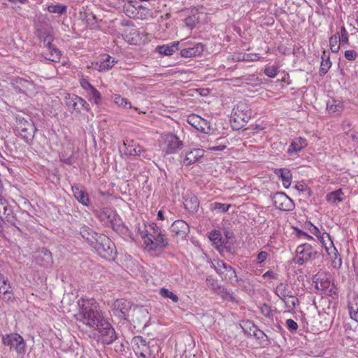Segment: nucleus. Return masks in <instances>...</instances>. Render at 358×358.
Segmentation results:
<instances>
[{"label": "nucleus", "instance_id": "obj_17", "mask_svg": "<svg viewBox=\"0 0 358 358\" xmlns=\"http://www.w3.org/2000/svg\"><path fill=\"white\" fill-rule=\"evenodd\" d=\"M170 231L174 236L183 238L188 234L189 227L185 221L178 220L171 224Z\"/></svg>", "mask_w": 358, "mask_h": 358}, {"label": "nucleus", "instance_id": "obj_10", "mask_svg": "<svg viewBox=\"0 0 358 358\" xmlns=\"http://www.w3.org/2000/svg\"><path fill=\"white\" fill-rule=\"evenodd\" d=\"M94 213L99 221L106 227H113L120 218L119 215L111 208L104 207L96 210Z\"/></svg>", "mask_w": 358, "mask_h": 358}, {"label": "nucleus", "instance_id": "obj_24", "mask_svg": "<svg viewBox=\"0 0 358 358\" xmlns=\"http://www.w3.org/2000/svg\"><path fill=\"white\" fill-rule=\"evenodd\" d=\"M80 234L91 246H93L96 240H98V236L101 234L95 232L93 229L87 226H83L80 228Z\"/></svg>", "mask_w": 358, "mask_h": 358}, {"label": "nucleus", "instance_id": "obj_31", "mask_svg": "<svg viewBox=\"0 0 358 358\" xmlns=\"http://www.w3.org/2000/svg\"><path fill=\"white\" fill-rule=\"evenodd\" d=\"M124 146L125 147L124 154L130 156H141V154L145 153V150L143 149L139 145H130L127 143L124 142Z\"/></svg>", "mask_w": 358, "mask_h": 358}, {"label": "nucleus", "instance_id": "obj_14", "mask_svg": "<svg viewBox=\"0 0 358 358\" xmlns=\"http://www.w3.org/2000/svg\"><path fill=\"white\" fill-rule=\"evenodd\" d=\"M187 122L198 131L206 134H208L211 130L210 122L195 114L188 116Z\"/></svg>", "mask_w": 358, "mask_h": 358}, {"label": "nucleus", "instance_id": "obj_7", "mask_svg": "<svg viewBox=\"0 0 358 358\" xmlns=\"http://www.w3.org/2000/svg\"><path fill=\"white\" fill-rule=\"evenodd\" d=\"M0 220L5 223V225L13 226L19 229L17 226L18 220L14 213L12 206L0 194Z\"/></svg>", "mask_w": 358, "mask_h": 358}, {"label": "nucleus", "instance_id": "obj_51", "mask_svg": "<svg viewBox=\"0 0 358 358\" xmlns=\"http://www.w3.org/2000/svg\"><path fill=\"white\" fill-rule=\"evenodd\" d=\"M331 60H322L319 73L320 76H324L331 66Z\"/></svg>", "mask_w": 358, "mask_h": 358}, {"label": "nucleus", "instance_id": "obj_37", "mask_svg": "<svg viewBox=\"0 0 358 358\" xmlns=\"http://www.w3.org/2000/svg\"><path fill=\"white\" fill-rule=\"evenodd\" d=\"M275 293L282 301H285L287 296H291L292 294V292L287 290V285L283 282L276 287Z\"/></svg>", "mask_w": 358, "mask_h": 358}, {"label": "nucleus", "instance_id": "obj_63", "mask_svg": "<svg viewBox=\"0 0 358 358\" xmlns=\"http://www.w3.org/2000/svg\"><path fill=\"white\" fill-rule=\"evenodd\" d=\"M268 257V253L265 251H261L258 253L257 260L258 264H261L264 262Z\"/></svg>", "mask_w": 358, "mask_h": 358}, {"label": "nucleus", "instance_id": "obj_52", "mask_svg": "<svg viewBox=\"0 0 358 358\" xmlns=\"http://www.w3.org/2000/svg\"><path fill=\"white\" fill-rule=\"evenodd\" d=\"M304 227L317 237L321 234L319 229L316 226L313 225L310 221L305 222Z\"/></svg>", "mask_w": 358, "mask_h": 358}, {"label": "nucleus", "instance_id": "obj_57", "mask_svg": "<svg viewBox=\"0 0 358 358\" xmlns=\"http://www.w3.org/2000/svg\"><path fill=\"white\" fill-rule=\"evenodd\" d=\"M278 73V67L275 66H268L264 69V73L269 78H273Z\"/></svg>", "mask_w": 358, "mask_h": 358}, {"label": "nucleus", "instance_id": "obj_8", "mask_svg": "<svg viewBox=\"0 0 358 358\" xmlns=\"http://www.w3.org/2000/svg\"><path fill=\"white\" fill-rule=\"evenodd\" d=\"M65 103L71 113L80 114L82 110L90 111V105L80 96L76 94H68L65 98Z\"/></svg>", "mask_w": 358, "mask_h": 358}, {"label": "nucleus", "instance_id": "obj_20", "mask_svg": "<svg viewBox=\"0 0 358 358\" xmlns=\"http://www.w3.org/2000/svg\"><path fill=\"white\" fill-rule=\"evenodd\" d=\"M204 51V45L201 43H196L189 48L182 49L180 55L182 57L189 58L200 56Z\"/></svg>", "mask_w": 358, "mask_h": 358}, {"label": "nucleus", "instance_id": "obj_38", "mask_svg": "<svg viewBox=\"0 0 358 358\" xmlns=\"http://www.w3.org/2000/svg\"><path fill=\"white\" fill-rule=\"evenodd\" d=\"M112 229L118 234L124 236H131V231L128 227L124 224L121 218H120L117 222L115 223V225L112 227Z\"/></svg>", "mask_w": 358, "mask_h": 358}, {"label": "nucleus", "instance_id": "obj_43", "mask_svg": "<svg viewBox=\"0 0 358 358\" xmlns=\"http://www.w3.org/2000/svg\"><path fill=\"white\" fill-rule=\"evenodd\" d=\"M159 294L165 299H171L172 301L174 303H178L179 301V298L176 294H175L173 292L169 291L168 289L165 287H162L160 289Z\"/></svg>", "mask_w": 358, "mask_h": 358}, {"label": "nucleus", "instance_id": "obj_45", "mask_svg": "<svg viewBox=\"0 0 358 358\" xmlns=\"http://www.w3.org/2000/svg\"><path fill=\"white\" fill-rule=\"evenodd\" d=\"M282 301L289 310H294L296 308V306L299 303V299L292 294H291V296H287V298Z\"/></svg>", "mask_w": 358, "mask_h": 358}, {"label": "nucleus", "instance_id": "obj_58", "mask_svg": "<svg viewBox=\"0 0 358 358\" xmlns=\"http://www.w3.org/2000/svg\"><path fill=\"white\" fill-rule=\"evenodd\" d=\"M344 56L345 59L349 61H355L357 59L358 55L356 51L353 50H349L345 52Z\"/></svg>", "mask_w": 358, "mask_h": 358}, {"label": "nucleus", "instance_id": "obj_6", "mask_svg": "<svg viewBox=\"0 0 358 358\" xmlns=\"http://www.w3.org/2000/svg\"><path fill=\"white\" fill-rule=\"evenodd\" d=\"M15 128L20 137L27 143L33 142L36 128L32 121L26 120L23 117H16Z\"/></svg>", "mask_w": 358, "mask_h": 358}, {"label": "nucleus", "instance_id": "obj_48", "mask_svg": "<svg viewBox=\"0 0 358 358\" xmlns=\"http://www.w3.org/2000/svg\"><path fill=\"white\" fill-rule=\"evenodd\" d=\"M213 265L215 270L220 275H222L224 274V271L223 270L226 269V267L228 266L227 263L222 260L215 261Z\"/></svg>", "mask_w": 358, "mask_h": 358}, {"label": "nucleus", "instance_id": "obj_5", "mask_svg": "<svg viewBox=\"0 0 358 358\" xmlns=\"http://www.w3.org/2000/svg\"><path fill=\"white\" fill-rule=\"evenodd\" d=\"M96 243L93 245L98 255L107 260H114L116 258L117 251L114 243L106 235L100 234Z\"/></svg>", "mask_w": 358, "mask_h": 358}, {"label": "nucleus", "instance_id": "obj_21", "mask_svg": "<svg viewBox=\"0 0 358 358\" xmlns=\"http://www.w3.org/2000/svg\"><path fill=\"white\" fill-rule=\"evenodd\" d=\"M71 189L74 197L80 203L85 206L90 205L89 196L83 187L74 185L71 187Z\"/></svg>", "mask_w": 358, "mask_h": 358}, {"label": "nucleus", "instance_id": "obj_28", "mask_svg": "<svg viewBox=\"0 0 358 358\" xmlns=\"http://www.w3.org/2000/svg\"><path fill=\"white\" fill-rule=\"evenodd\" d=\"M306 146L307 141L305 138L302 137L296 138L292 141L287 150V153L289 155L296 154Z\"/></svg>", "mask_w": 358, "mask_h": 358}, {"label": "nucleus", "instance_id": "obj_11", "mask_svg": "<svg viewBox=\"0 0 358 358\" xmlns=\"http://www.w3.org/2000/svg\"><path fill=\"white\" fill-rule=\"evenodd\" d=\"M82 88L86 93V97L89 101L96 105L101 103L102 96L101 93L89 82L88 79L82 78L79 80Z\"/></svg>", "mask_w": 358, "mask_h": 358}, {"label": "nucleus", "instance_id": "obj_49", "mask_svg": "<svg viewBox=\"0 0 358 358\" xmlns=\"http://www.w3.org/2000/svg\"><path fill=\"white\" fill-rule=\"evenodd\" d=\"M144 243L146 247L149 248L150 250H156L157 249V245L155 244V239L151 234H147L144 237Z\"/></svg>", "mask_w": 358, "mask_h": 358}, {"label": "nucleus", "instance_id": "obj_22", "mask_svg": "<svg viewBox=\"0 0 358 358\" xmlns=\"http://www.w3.org/2000/svg\"><path fill=\"white\" fill-rule=\"evenodd\" d=\"M317 238L322 243V246L325 248L326 252L329 255H330L331 252H334L336 256L335 258H336L337 256H339L336 248L334 246L333 242L329 234L326 232L320 234L317 236Z\"/></svg>", "mask_w": 358, "mask_h": 358}, {"label": "nucleus", "instance_id": "obj_64", "mask_svg": "<svg viewBox=\"0 0 358 358\" xmlns=\"http://www.w3.org/2000/svg\"><path fill=\"white\" fill-rule=\"evenodd\" d=\"M276 275L277 274L275 273L273 271L268 270L263 274L262 277L264 278L274 279L276 278Z\"/></svg>", "mask_w": 358, "mask_h": 358}, {"label": "nucleus", "instance_id": "obj_26", "mask_svg": "<svg viewBox=\"0 0 358 358\" xmlns=\"http://www.w3.org/2000/svg\"><path fill=\"white\" fill-rule=\"evenodd\" d=\"M203 150L194 149L185 154V157L182 160V164L185 166H189L203 156Z\"/></svg>", "mask_w": 358, "mask_h": 358}, {"label": "nucleus", "instance_id": "obj_34", "mask_svg": "<svg viewBox=\"0 0 358 358\" xmlns=\"http://www.w3.org/2000/svg\"><path fill=\"white\" fill-rule=\"evenodd\" d=\"M216 294L219 295L222 299L234 301H235V297L234 296V292L231 291L227 290L224 286L220 285L216 292H215Z\"/></svg>", "mask_w": 358, "mask_h": 358}, {"label": "nucleus", "instance_id": "obj_35", "mask_svg": "<svg viewBox=\"0 0 358 358\" xmlns=\"http://www.w3.org/2000/svg\"><path fill=\"white\" fill-rule=\"evenodd\" d=\"M209 238L212 241L213 245L215 248L218 250V248L221 246L222 243L224 241L220 231L213 230L209 234Z\"/></svg>", "mask_w": 358, "mask_h": 358}, {"label": "nucleus", "instance_id": "obj_61", "mask_svg": "<svg viewBox=\"0 0 358 358\" xmlns=\"http://www.w3.org/2000/svg\"><path fill=\"white\" fill-rule=\"evenodd\" d=\"M261 313L265 316V317H270L271 316V308L270 307V306H268V304L266 303H264L262 306H261Z\"/></svg>", "mask_w": 358, "mask_h": 358}, {"label": "nucleus", "instance_id": "obj_39", "mask_svg": "<svg viewBox=\"0 0 358 358\" xmlns=\"http://www.w3.org/2000/svg\"><path fill=\"white\" fill-rule=\"evenodd\" d=\"M47 10L50 13H57L59 15L66 14L67 12V6L60 3L50 4L48 6Z\"/></svg>", "mask_w": 358, "mask_h": 358}, {"label": "nucleus", "instance_id": "obj_59", "mask_svg": "<svg viewBox=\"0 0 358 358\" xmlns=\"http://www.w3.org/2000/svg\"><path fill=\"white\" fill-rule=\"evenodd\" d=\"M331 284V281L329 279H326L325 280H322L320 282V285L318 282H316L315 288L317 289H327Z\"/></svg>", "mask_w": 358, "mask_h": 358}, {"label": "nucleus", "instance_id": "obj_36", "mask_svg": "<svg viewBox=\"0 0 358 358\" xmlns=\"http://www.w3.org/2000/svg\"><path fill=\"white\" fill-rule=\"evenodd\" d=\"M223 255L227 253L229 255H234L236 253V249L234 245L230 242V241H224L221 246L217 250Z\"/></svg>", "mask_w": 358, "mask_h": 358}, {"label": "nucleus", "instance_id": "obj_33", "mask_svg": "<svg viewBox=\"0 0 358 358\" xmlns=\"http://www.w3.org/2000/svg\"><path fill=\"white\" fill-rule=\"evenodd\" d=\"M343 192L341 189L331 192L327 194V201L332 204H337L343 201Z\"/></svg>", "mask_w": 358, "mask_h": 358}, {"label": "nucleus", "instance_id": "obj_25", "mask_svg": "<svg viewBox=\"0 0 358 358\" xmlns=\"http://www.w3.org/2000/svg\"><path fill=\"white\" fill-rule=\"evenodd\" d=\"M36 36L43 41L48 48H52V37L42 24L36 25Z\"/></svg>", "mask_w": 358, "mask_h": 358}, {"label": "nucleus", "instance_id": "obj_41", "mask_svg": "<svg viewBox=\"0 0 358 358\" xmlns=\"http://www.w3.org/2000/svg\"><path fill=\"white\" fill-rule=\"evenodd\" d=\"M341 44V43H339V33H337L329 38V46L332 52H338L340 50Z\"/></svg>", "mask_w": 358, "mask_h": 358}, {"label": "nucleus", "instance_id": "obj_55", "mask_svg": "<svg viewBox=\"0 0 358 358\" xmlns=\"http://www.w3.org/2000/svg\"><path fill=\"white\" fill-rule=\"evenodd\" d=\"M339 43L343 45L349 43L348 34L345 27L341 28V36L339 35Z\"/></svg>", "mask_w": 358, "mask_h": 358}, {"label": "nucleus", "instance_id": "obj_47", "mask_svg": "<svg viewBox=\"0 0 358 358\" xmlns=\"http://www.w3.org/2000/svg\"><path fill=\"white\" fill-rule=\"evenodd\" d=\"M199 16L198 15H192L188 16L187 17L184 19V22L185 25L189 29H192L194 28L199 22Z\"/></svg>", "mask_w": 358, "mask_h": 358}, {"label": "nucleus", "instance_id": "obj_44", "mask_svg": "<svg viewBox=\"0 0 358 358\" xmlns=\"http://www.w3.org/2000/svg\"><path fill=\"white\" fill-rule=\"evenodd\" d=\"M241 328L245 334L249 335H252V334L253 335L254 332L257 331V326L251 321H246L243 322V325H241Z\"/></svg>", "mask_w": 358, "mask_h": 358}, {"label": "nucleus", "instance_id": "obj_27", "mask_svg": "<svg viewBox=\"0 0 358 358\" xmlns=\"http://www.w3.org/2000/svg\"><path fill=\"white\" fill-rule=\"evenodd\" d=\"M274 173L281 178L285 188H288L291 185L292 174L289 169H275Z\"/></svg>", "mask_w": 358, "mask_h": 358}, {"label": "nucleus", "instance_id": "obj_19", "mask_svg": "<svg viewBox=\"0 0 358 358\" xmlns=\"http://www.w3.org/2000/svg\"><path fill=\"white\" fill-rule=\"evenodd\" d=\"M115 63H117V61L115 58L108 55H103L93 65L94 69L99 71H106L110 69Z\"/></svg>", "mask_w": 358, "mask_h": 358}, {"label": "nucleus", "instance_id": "obj_1", "mask_svg": "<svg viewBox=\"0 0 358 358\" xmlns=\"http://www.w3.org/2000/svg\"><path fill=\"white\" fill-rule=\"evenodd\" d=\"M78 307L76 320L98 331L103 343L110 345L117 338L114 328L103 316L99 303L94 299L81 298L78 301Z\"/></svg>", "mask_w": 358, "mask_h": 358}, {"label": "nucleus", "instance_id": "obj_29", "mask_svg": "<svg viewBox=\"0 0 358 358\" xmlns=\"http://www.w3.org/2000/svg\"><path fill=\"white\" fill-rule=\"evenodd\" d=\"M343 109V102L341 100L330 99L327 103V110L331 113L340 115Z\"/></svg>", "mask_w": 358, "mask_h": 358}, {"label": "nucleus", "instance_id": "obj_3", "mask_svg": "<svg viewBox=\"0 0 358 358\" xmlns=\"http://www.w3.org/2000/svg\"><path fill=\"white\" fill-rule=\"evenodd\" d=\"M132 348L138 358H162L161 348L157 341H146L142 336L134 337L132 340Z\"/></svg>", "mask_w": 358, "mask_h": 358}, {"label": "nucleus", "instance_id": "obj_40", "mask_svg": "<svg viewBox=\"0 0 358 358\" xmlns=\"http://www.w3.org/2000/svg\"><path fill=\"white\" fill-rule=\"evenodd\" d=\"M155 239V244L157 248H165L168 245V239L164 234L159 232L157 235H152Z\"/></svg>", "mask_w": 358, "mask_h": 358}, {"label": "nucleus", "instance_id": "obj_2", "mask_svg": "<svg viewBox=\"0 0 358 358\" xmlns=\"http://www.w3.org/2000/svg\"><path fill=\"white\" fill-rule=\"evenodd\" d=\"M113 315L120 320L133 323L134 327H145L148 312L145 309L134 306L131 301L125 299L115 300L111 308Z\"/></svg>", "mask_w": 358, "mask_h": 358}, {"label": "nucleus", "instance_id": "obj_12", "mask_svg": "<svg viewBox=\"0 0 358 358\" xmlns=\"http://www.w3.org/2000/svg\"><path fill=\"white\" fill-rule=\"evenodd\" d=\"M272 200L275 207L280 210L291 211L295 206L294 201L282 192L275 193Z\"/></svg>", "mask_w": 358, "mask_h": 358}, {"label": "nucleus", "instance_id": "obj_16", "mask_svg": "<svg viewBox=\"0 0 358 358\" xmlns=\"http://www.w3.org/2000/svg\"><path fill=\"white\" fill-rule=\"evenodd\" d=\"M35 259L38 265L45 268L50 267L53 263L51 252L45 248H41L38 252Z\"/></svg>", "mask_w": 358, "mask_h": 358}, {"label": "nucleus", "instance_id": "obj_50", "mask_svg": "<svg viewBox=\"0 0 358 358\" xmlns=\"http://www.w3.org/2000/svg\"><path fill=\"white\" fill-rule=\"evenodd\" d=\"M231 206V204L215 202L212 204V209H213L214 210H217L221 213H226L229 210Z\"/></svg>", "mask_w": 358, "mask_h": 358}, {"label": "nucleus", "instance_id": "obj_4", "mask_svg": "<svg viewBox=\"0 0 358 358\" xmlns=\"http://www.w3.org/2000/svg\"><path fill=\"white\" fill-rule=\"evenodd\" d=\"M251 117L250 106L244 101H239L233 108L230 120L232 128L238 130L244 127Z\"/></svg>", "mask_w": 358, "mask_h": 358}, {"label": "nucleus", "instance_id": "obj_56", "mask_svg": "<svg viewBox=\"0 0 358 358\" xmlns=\"http://www.w3.org/2000/svg\"><path fill=\"white\" fill-rule=\"evenodd\" d=\"M208 287L215 293L220 285H218L217 281L212 278L208 276L206 279Z\"/></svg>", "mask_w": 358, "mask_h": 358}, {"label": "nucleus", "instance_id": "obj_30", "mask_svg": "<svg viewBox=\"0 0 358 358\" xmlns=\"http://www.w3.org/2000/svg\"><path fill=\"white\" fill-rule=\"evenodd\" d=\"M178 41H175L168 45H158L155 48V51L161 55L170 56L172 55L176 50H178Z\"/></svg>", "mask_w": 358, "mask_h": 358}, {"label": "nucleus", "instance_id": "obj_46", "mask_svg": "<svg viewBox=\"0 0 358 358\" xmlns=\"http://www.w3.org/2000/svg\"><path fill=\"white\" fill-rule=\"evenodd\" d=\"M225 274H223L222 276V279L225 280L231 281L234 278H237V275L235 269L228 264L226 269H224Z\"/></svg>", "mask_w": 358, "mask_h": 358}, {"label": "nucleus", "instance_id": "obj_9", "mask_svg": "<svg viewBox=\"0 0 358 358\" xmlns=\"http://www.w3.org/2000/svg\"><path fill=\"white\" fill-rule=\"evenodd\" d=\"M2 342L4 345L9 346L10 350H14L18 355L25 353L26 343L24 338L18 334L3 336Z\"/></svg>", "mask_w": 358, "mask_h": 358}, {"label": "nucleus", "instance_id": "obj_54", "mask_svg": "<svg viewBox=\"0 0 358 358\" xmlns=\"http://www.w3.org/2000/svg\"><path fill=\"white\" fill-rule=\"evenodd\" d=\"M59 158L62 162L68 165H71L74 162L72 153L68 155V153L66 151H64L61 153V155H59Z\"/></svg>", "mask_w": 358, "mask_h": 358}, {"label": "nucleus", "instance_id": "obj_32", "mask_svg": "<svg viewBox=\"0 0 358 358\" xmlns=\"http://www.w3.org/2000/svg\"><path fill=\"white\" fill-rule=\"evenodd\" d=\"M350 318L358 322V296H354L348 305Z\"/></svg>", "mask_w": 358, "mask_h": 358}, {"label": "nucleus", "instance_id": "obj_53", "mask_svg": "<svg viewBox=\"0 0 358 358\" xmlns=\"http://www.w3.org/2000/svg\"><path fill=\"white\" fill-rule=\"evenodd\" d=\"M48 50L52 57L50 59L52 62H58L60 59L61 52L53 45H52V48H48Z\"/></svg>", "mask_w": 358, "mask_h": 358}, {"label": "nucleus", "instance_id": "obj_42", "mask_svg": "<svg viewBox=\"0 0 358 358\" xmlns=\"http://www.w3.org/2000/svg\"><path fill=\"white\" fill-rule=\"evenodd\" d=\"M253 336L255 337L262 345H268L270 343L268 336L258 327L257 328V331L254 332Z\"/></svg>", "mask_w": 358, "mask_h": 358}, {"label": "nucleus", "instance_id": "obj_18", "mask_svg": "<svg viewBox=\"0 0 358 358\" xmlns=\"http://www.w3.org/2000/svg\"><path fill=\"white\" fill-rule=\"evenodd\" d=\"M297 255H301L308 261L317 258L320 253L313 250L311 245L303 243L299 245L296 250Z\"/></svg>", "mask_w": 358, "mask_h": 358}, {"label": "nucleus", "instance_id": "obj_13", "mask_svg": "<svg viewBox=\"0 0 358 358\" xmlns=\"http://www.w3.org/2000/svg\"><path fill=\"white\" fill-rule=\"evenodd\" d=\"M165 148L164 151L166 154H173L178 152L183 147V143L179 138L173 134L165 135Z\"/></svg>", "mask_w": 358, "mask_h": 358}, {"label": "nucleus", "instance_id": "obj_60", "mask_svg": "<svg viewBox=\"0 0 358 358\" xmlns=\"http://www.w3.org/2000/svg\"><path fill=\"white\" fill-rule=\"evenodd\" d=\"M286 325L287 329L291 331H296L298 329V324L292 319L287 320Z\"/></svg>", "mask_w": 358, "mask_h": 358}, {"label": "nucleus", "instance_id": "obj_15", "mask_svg": "<svg viewBox=\"0 0 358 358\" xmlns=\"http://www.w3.org/2000/svg\"><path fill=\"white\" fill-rule=\"evenodd\" d=\"M0 298L7 303L14 300L13 289L8 279L2 274H0Z\"/></svg>", "mask_w": 358, "mask_h": 358}, {"label": "nucleus", "instance_id": "obj_62", "mask_svg": "<svg viewBox=\"0 0 358 358\" xmlns=\"http://www.w3.org/2000/svg\"><path fill=\"white\" fill-rule=\"evenodd\" d=\"M295 231H296V235L298 238H306L307 239H313V237L310 235H308L306 232L299 229H297V228H295Z\"/></svg>", "mask_w": 358, "mask_h": 358}, {"label": "nucleus", "instance_id": "obj_23", "mask_svg": "<svg viewBox=\"0 0 358 358\" xmlns=\"http://www.w3.org/2000/svg\"><path fill=\"white\" fill-rule=\"evenodd\" d=\"M184 206L189 213L196 212L199 207V201L196 196L189 194L184 196Z\"/></svg>", "mask_w": 358, "mask_h": 358}]
</instances>
